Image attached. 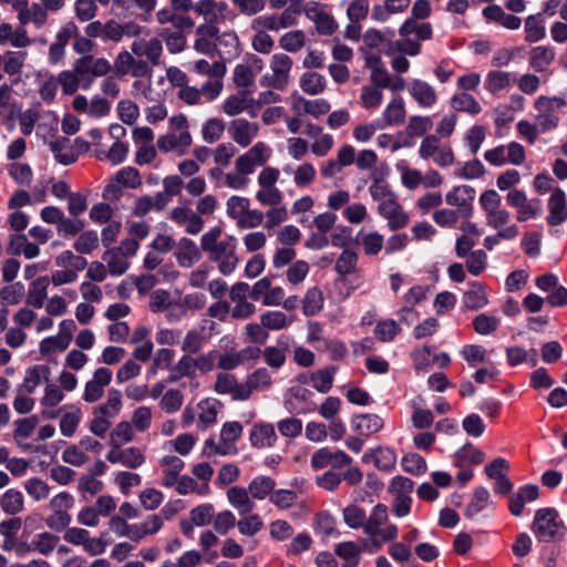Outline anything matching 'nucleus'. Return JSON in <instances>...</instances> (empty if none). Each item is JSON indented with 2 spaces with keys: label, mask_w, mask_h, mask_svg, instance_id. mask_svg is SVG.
Returning a JSON list of instances; mask_svg holds the SVG:
<instances>
[{
  "label": "nucleus",
  "mask_w": 567,
  "mask_h": 567,
  "mask_svg": "<svg viewBox=\"0 0 567 567\" xmlns=\"http://www.w3.org/2000/svg\"><path fill=\"white\" fill-rule=\"evenodd\" d=\"M302 313L306 317H313L318 315L324 305L323 292L319 287H311L307 290L305 297L301 300Z\"/></svg>",
  "instance_id": "5fc2aeb1"
},
{
  "label": "nucleus",
  "mask_w": 567,
  "mask_h": 567,
  "mask_svg": "<svg viewBox=\"0 0 567 567\" xmlns=\"http://www.w3.org/2000/svg\"><path fill=\"white\" fill-rule=\"evenodd\" d=\"M412 0H384L383 4H375L372 9V19L385 22L392 14L403 13Z\"/></svg>",
  "instance_id": "a19ab883"
},
{
  "label": "nucleus",
  "mask_w": 567,
  "mask_h": 567,
  "mask_svg": "<svg viewBox=\"0 0 567 567\" xmlns=\"http://www.w3.org/2000/svg\"><path fill=\"white\" fill-rule=\"evenodd\" d=\"M567 102L561 96L539 95L534 101L535 123L540 134L554 131L560 123V117L556 114L558 110L566 106Z\"/></svg>",
  "instance_id": "39448f33"
},
{
  "label": "nucleus",
  "mask_w": 567,
  "mask_h": 567,
  "mask_svg": "<svg viewBox=\"0 0 567 567\" xmlns=\"http://www.w3.org/2000/svg\"><path fill=\"white\" fill-rule=\"evenodd\" d=\"M450 103L454 112L466 113L471 116H475L482 112L480 102L467 92L455 93L451 97Z\"/></svg>",
  "instance_id": "09e8293b"
},
{
  "label": "nucleus",
  "mask_w": 567,
  "mask_h": 567,
  "mask_svg": "<svg viewBox=\"0 0 567 567\" xmlns=\"http://www.w3.org/2000/svg\"><path fill=\"white\" fill-rule=\"evenodd\" d=\"M49 285L50 278L48 276H41L34 279L29 285V289L25 296V305L34 309L42 308L48 297Z\"/></svg>",
  "instance_id": "f704fd0d"
},
{
  "label": "nucleus",
  "mask_w": 567,
  "mask_h": 567,
  "mask_svg": "<svg viewBox=\"0 0 567 567\" xmlns=\"http://www.w3.org/2000/svg\"><path fill=\"white\" fill-rule=\"evenodd\" d=\"M352 425L360 435L371 436L383 429L384 422L378 414L367 413L357 415Z\"/></svg>",
  "instance_id": "c03bdc74"
},
{
  "label": "nucleus",
  "mask_w": 567,
  "mask_h": 567,
  "mask_svg": "<svg viewBox=\"0 0 567 567\" xmlns=\"http://www.w3.org/2000/svg\"><path fill=\"white\" fill-rule=\"evenodd\" d=\"M539 496L537 485L526 484L520 486L509 498L508 509L512 515L520 516L526 503L534 502Z\"/></svg>",
  "instance_id": "2f4dec72"
},
{
  "label": "nucleus",
  "mask_w": 567,
  "mask_h": 567,
  "mask_svg": "<svg viewBox=\"0 0 567 567\" xmlns=\"http://www.w3.org/2000/svg\"><path fill=\"white\" fill-rule=\"evenodd\" d=\"M280 176L278 168L266 166L259 173L257 182L259 189L256 192L255 198L262 206H278L282 203L284 194L276 186Z\"/></svg>",
  "instance_id": "423d86ee"
},
{
  "label": "nucleus",
  "mask_w": 567,
  "mask_h": 567,
  "mask_svg": "<svg viewBox=\"0 0 567 567\" xmlns=\"http://www.w3.org/2000/svg\"><path fill=\"white\" fill-rule=\"evenodd\" d=\"M306 17L316 25L318 33L331 35L338 28V23L327 10V7L319 2H310L306 10Z\"/></svg>",
  "instance_id": "6ab92c4d"
},
{
  "label": "nucleus",
  "mask_w": 567,
  "mask_h": 567,
  "mask_svg": "<svg viewBox=\"0 0 567 567\" xmlns=\"http://www.w3.org/2000/svg\"><path fill=\"white\" fill-rule=\"evenodd\" d=\"M250 286L247 282L239 281L231 286L229 299L234 303L231 307V318L235 320H246L256 312V306L248 301Z\"/></svg>",
  "instance_id": "4468645a"
},
{
  "label": "nucleus",
  "mask_w": 567,
  "mask_h": 567,
  "mask_svg": "<svg viewBox=\"0 0 567 567\" xmlns=\"http://www.w3.org/2000/svg\"><path fill=\"white\" fill-rule=\"evenodd\" d=\"M112 66L105 58H94L93 55H84L75 62V72L80 74L86 84L84 89L89 87L93 82V78L105 76Z\"/></svg>",
  "instance_id": "dca6fc26"
},
{
  "label": "nucleus",
  "mask_w": 567,
  "mask_h": 567,
  "mask_svg": "<svg viewBox=\"0 0 567 567\" xmlns=\"http://www.w3.org/2000/svg\"><path fill=\"white\" fill-rule=\"evenodd\" d=\"M388 506L382 503L377 504L369 517L367 516L363 533L371 538L377 549H380L383 543L393 542L398 538V526L388 524Z\"/></svg>",
  "instance_id": "20e7f679"
},
{
  "label": "nucleus",
  "mask_w": 567,
  "mask_h": 567,
  "mask_svg": "<svg viewBox=\"0 0 567 567\" xmlns=\"http://www.w3.org/2000/svg\"><path fill=\"white\" fill-rule=\"evenodd\" d=\"M106 460L112 464H122L130 468H137L144 462L145 457L138 447L120 449L118 444L113 445L106 455Z\"/></svg>",
  "instance_id": "a878e982"
},
{
  "label": "nucleus",
  "mask_w": 567,
  "mask_h": 567,
  "mask_svg": "<svg viewBox=\"0 0 567 567\" xmlns=\"http://www.w3.org/2000/svg\"><path fill=\"white\" fill-rule=\"evenodd\" d=\"M358 243L362 246L363 252L368 257L377 256L384 247V238L378 231L362 233L357 236Z\"/></svg>",
  "instance_id": "4d7b16f0"
},
{
  "label": "nucleus",
  "mask_w": 567,
  "mask_h": 567,
  "mask_svg": "<svg viewBox=\"0 0 567 567\" xmlns=\"http://www.w3.org/2000/svg\"><path fill=\"white\" fill-rule=\"evenodd\" d=\"M192 143L193 138L188 131L171 132L158 137L157 147L164 153L175 152L178 155H185Z\"/></svg>",
  "instance_id": "4be33fe9"
},
{
  "label": "nucleus",
  "mask_w": 567,
  "mask_h": 567,
  "mask_svg": "<svg viewBox=\"0 0 567 567\" xmlns=\"http://www.w3.org/2000/svg\"><path fill=\"white\" fill-rule=\"evenodd\" d=\"M168 27L162 28L158 33L162 43L165 42L169 53L177 54L185 50L187 44V34L194 27H179L177 23H168Z\"/></svg>",
  "instance_id": "a211bd4d"
},
{
  "label": "nucleus",
  "mask_w": 567,
  "mask_h": 567,
  "mask_svg": "<svg viewBox=\"0 0 567 567\" xmlns=\"http://www.w3.org/2000/svg\"><path fill=\"white\" fill-rule=\"evenodd\" d=\"M402 331L399 323L393 319H384L377 322L374 337L381 342H392Z\"/></svg>",
  "instance_id": "69168bd1"
},
{
  "label": "nucleus",
  "mask_w": 567,
  "mask_h": 567,
  "mask_svg": "<svg viewBox=\"0 0 567 567\" xmlns=\"http://www.w3.org/2000/svg\"><path fill=\"white\" fill-rule=\"evenodd\" d=\"M337 371L338 368L336 365H328L323 369L311 372L308 379L318 392L328 393L333 385V379Z\"/></svg>",
  "instance_id": "3c124183"
},
{
  "label": "nucleus",
  "mask_w": 567,
  "mask_h": 567,
  "mask_svg": "<svg viewBox=\"0 0 567 567\" xmlns=\"http://www.w3.org/2000/svg\"><path fill=\"white\" fill-rule=\"evenodd\" d=\"M199 415L197 429L206 431L217 421V401L205 399L198 403Z\"/></svg>",
  "instance_id": "13d9d810"
},
{
  "label": "nucleus",
  "mask_w": 567,
  "mask_h": 567,
  "mask_svg": "<svg viewBox=\"0 0 567 567\" xmlns=\"http://www.w3.org/2000/svg\"><path fill=\"white\" fill-rule=\"evenodd\" d=\"M176 259L182 267L189 268L200 259V250L189 238L183 237L177 246Z\"/></svg>",
  "instance_id": "a18cd8bd"
},
{
  "label": "nucleus",
  "mask_w": 567,
  "mask_h": 567,
  "mask_svg": "<svg viewBox=\"0 0 567 567\" xmlns=\"http://www.w3.org/2000/svg\"><path fill=\"white\" fill-rule=\"evenodd\" d=\"M530 529L539 543H560L567 532L558 512L551 507L536 511Z\"/></svg>",
  "instance_id": "7ed1b4c3"
},
{
  "label": "nucleus",
  "mask_w": 567,
  "mask_h": 567,
  "mask_svg": "<svg viewBox=\"0 0 567 567\" xmlns=\"http://www.w3.org/2000/svg\"><path fill=\"white\" fill-rule=\"evenodd\" d=\"M383 101V92L378 86L365 84L360 90L359 102L367 111L378 110Z\"/></svg>",
  "instance_id": "052dcab7"
},
{
  "label": "nucleus",
  "mask_w": 567,
  "mask_h": 567,
  "mask_svg": "<svg viewBox=\"0 0 567 567\" xmlns=\"http://www.w3.org/2000/svg\"><path fill=\"white\" fill-rule=\"evenodd\" d=\"M271 148L267 144L257 142L246 153L237 157L235 169L248 177L257 167L265 166L271 157Z\"/></svg>",
  "instance_id": "f8f14e48"
},
{
  "label": "nucleus",
  "mask_w": 567,
  "mask_h": 567,
  "mask_svg": "<svg viewBox=\"0 0 567 567\" xmlns=\"http://www.w3.org/2000/svg\"><path fill=\"white\" fill-rule=\"evenodd\" d=\"M491 504L489 492L485 487L478 486L474 489L473 496L466 506L465 516L467 518H474Z\"/></svg>",
  "instance_id": "6e6d98bb"
},
{
  "label": "nucleus",
  "mask_w": 567,
  "mask_h": 567,
  "mask_svg": "<svg viewBox=\"0 0 567 567\" xmlns=\"http://www.w3.org/2000/svg\"><path fill=\"white\" fill-rule=\"evenodd\" d=\"M556 56L555 49L549 45H539L530 50L529 65L536 72H545L554 62Z\"/></svg>",
  "instance_id": "37998d69"
},
{
  "label": "nucleus",
  "mask_w": 567,
  "mask_h": 567,
  "mask_svg": "<svg viewBox=\"0 0 567 567\" xmlns=\"http://www.w3.org/2000/svg\"><path fill=\"white\" fill-rule=\"evenodd\" d=\"M275 487L276 481L274 478L260 475L251 480L248 491L252 498L261 501L268 496L270 497Z\"/></svg>",
  "instance_id": "680f3d73"
},
{
  "label": "nucleus",
  "mask_w": 567,
  "mask_h": 567,
  "mask_svg": "<svg viewBox=\"0 0 567 567\" xmlns=\"http://www.w3.org/2000/svg\"><path fill=\"white\" fill-rule=\"evenodd\" d=\"M432 14L429 0H416L411 10V16L400 25V39L389 41L386 54L394 51L416 56L422 51V42L433 39V27L425 20Z\"/></svg>",
  "instance_id": "f257e3e1"
},
{
  "label": "nucleus",
  "mask_w": 567,
  "mask_h": 567,
  "mask_svg": "<svg viewBox=\"0 0 567 567\" xmlns=\"http://www.w3.org/2000/svg\"><path fill=\"white\" fill-rule=\"evenodd\" d=\"M291 68L292 60L289 55L285 53L274 54L270 61L271 74L262 76L261 85L284 91L289 83Z\"/></svg>",
  "instance_id": "1a4fd4ad"
},
{
  "label": "nucleus",
  "mask_w": 567,
  "mask_h": 567,
  "mask_svg": "<svg viewBox=\"0 0 567 567\" xmlns=\"http://www.w3.org/2000/svg\"><path fill=\"white\" fill-rule=\"evenodd\" d=\"M12 9L17 12V19L20 24L28 25L32 23L37 29H41L48 21V12L41 3H29V0H14Z\"/></svg>",
  "instance_id": "2eb2a0df"
},
{
  "label": "nucleus",
  "mask_w": 567,
  "mask_h": 567,
  "mask_svg": "<svg viewBox=\"0 0 567 567\" xmlns=\"http://www.w3.org/2000/svg\"><path fill=\"white\" fill-rule=\"evenodd\" d=\"M25 58L27 53L22 51H7L4 53L3 72L10 78L16 76V79L12 80L13 83H17L20 80Z\"/></svg>",
  "instance_id": "bf43d9fd"
},
{
  "label": "nucleus",
  "mask_w": 567,
  "mask_h": 567,
  "mask_svg": "<svg viewBox=\"0 0 567 567\" xmlns=\"http://www.w3.org/2000/svg\"><path fill=\"white\" fill-rule=\"evenodd\" d=\"M485 454L471 443L460 447L453 455V464L458 468L471 465H480L484 462Z\"/></svg>",
  "instance_id": "58836bf2"
},
{
  "label": "nucleus",
  "mask_w": 567,
  "mask_h": 567,
  "mask_svg": "<svg viewBox=\"0 0 567 567\" xmlns=\"http://www.w3.org/2000/svg\"><path fill=\"white\" fill-rule=\"evenodd\" d=\"M131 51L135 56L145 58V61L157 66L161 64V58L163 54L162 40L159 37L136 39L131 44Z\"/></svg>",
  "instance_id": "aec40b11"
},
{
  "label": "nucleus",
  "mask_w": 567,
  "mask_h": 567,
  "mask_svg": "<svg viewBox=\"0 0 567 567\" xmlns=\"http://www.w3.org/2000/svg\"><path fill=\"white\" fill-rule=\"evenodd\" d=\"M194 9L192 0H171L169 6L156 12V21L164 25L177 23L179 27H194V20L187 14Z\"/></svg>",
  "instance_id": "9d476101"
},
{
  "label": "nucleus",
  "mask_w": 567,
  "mask_h": 567,
  "mask_svg": "<svg viewBox=\"0 0 567 567\" xmlns=\"http://www.w3.org/2000/svg\"><path fill=\"white\" fill-rule=\"evenodd\" d=\"M427 292V286L416 285L410 288L403 296L404 306L398 311L400 320H405V313H416L414 307L426 299Z\"/></svg>",
  "instance_id": "8fccbe9b"
},
{
  "label": "nucleus",
  "mask_w": 567,
  "mask_h": 567,
  "mask_svg": "<svg viewBox=\"0 0 567 567\" xmlns=\"http://www.w3.org/2000/svg\"><path fill=\"white\" fill-rule=\"evenodd\" d=\"M476 192L470 185L454 186L445 195V202L447 205L456 208L462 214V219H467L473 215L474 207L473 203L475 199Z\"/></svg>",
  "instance_id": "f3484780"
},
{
  "label": "nucleus",
  "mask_w": 567,
  "mask_h": 567,
  "mask_svg": "<svg viewBox=\"0 0 567 567\" xmlns=\"http://www.w3.org/2000/svg\"><path fill=\"white\" fill-rule=\"evenodd\" d=\"M408 91L421 107H431L437 101L435 89L423 80H412L408 85Z\"/></svg>",
  "instance_id": "c756f323"
},
{
  "label": "nucleus",
  "mask_w": 567,
  "mask_h": 567,
  "mask_svg": "<svg viewBox=\"0 0 567 567\" xmlns=\"http://www.w3.org/2000/svg\"><path fill=\"white\" fill-rule=\"evenodd\" d=\"M128 154V144L124 142H114L107 150H96V158L99 161H107L113 165L123 163Z\"/></svg>",
  "instance_id": "e2e57ef3"
},
{
  "label": "nucleus",
  "mask_w": 567,
  "mask_h": 567,
  "mask_svg": "<svg viewBox=\"0 0 567 567\" xmlns=\"http://www.w3.org/2000/svg\"><path fill=\"white\" fill-rule=\"evenodd\" d=\"M507 204L516 209L517 221H527L536 218L542 213V202L539 198H527L524 190L514 188L506 196Z\"/></svg>",
  "instance_id": "9b49d317"
},
{
  "label": "nucleus",
  "mask_w": 567,
  "mask_h": 567,
  "mask_svg": "<svg viewBox=\"0 0 567 567\" xmlns=\"http://www.w3.org/2000/svg\"><path fill=\"white\" fill-rule=\"evenodd\" d=\"M513 84V73L501 71V70H492L489 71L484 81V86L487 92L493 95L498 94L503 90H507Z\"/></svg>",
  "instance_id": "de8ad7c7"
},
{
  "label": "nucleus",
  "mask_w": 567,
  "mask_h": 567,
  "mask_svg": "<svg viewBox=\"0 0 567 567\" xmlns=\"http://www.w3.org/2000/svg\"><path fill=\"white\" fill-rule=\"evenodd\" d=\"M185 463L175 455H167L162 458L161 467L163 472L161 484L165 487H173L179 478V473L184 470Z\"/></svg>",
  "instance_id": "e433bc0d"
},
{
  "label": "nucleus",
  "mask_w": 567,
  "mask_h": 567,
  "mask_svg": "<svg viewBox=\"0 0 567 567\" xmlns=\"http://www.w3.org/2000/svg\"><path fill=\"white\" fill-rule=\"evenodd\" d=\"M405 116L406 110L403 99L401 96H394L382 113L384 124L379 125V128L401 125L404 123Z\"/></svg>",
  "instance_id": "4c0bfd02"
},
{
  "label": "nucleus",
  "mask_w": 567,
  "mask_h": 567,
  "mask_svg": "<svg viewBox=\"0 0 567 567\" xmlns=\"http://www.w3.org/2000/svg\"><path fill=\"white\" fill-rule=\"evenodd\" d=\"M461 357L471 368L477 367L480 363H487V350L481 344H465L460 351Z\"/></svg>",
  "instance_id": "338daca9"
},
{
  "label": "nucleus",
  "mask_w": 567,
  "mask_h": 567,
  "mask_svg": "<svg viewBox=\"0 0 567 567\" xmlns=\"http://www.w3.org/2000/svg\"><path fill=\"white\" fill-rule=\"evenodd\" d=\"M353 458L341 450H334L328 446L320 447L311 455L310 464L315 471L331 466L333 470H342L350 466Z\"/></svg>",
  "instance_id": "ddd939ff"
},
{
  "label": "nucleus",
  "mask_w": 567,
  "mask_h": 567,
  "mask_svg": "<svg viewBox=\"0 0 567 567\" xmlns=\"http://www.w3.org/2000/svg\"><path fill=\"white\" fill-rule=\"evenodd\" d=\"M50 369L44 364H37L27 370L20 391L31 394L41 384L42 380L48 381Z\"/></svg>",
  "instance_id": "603ef678"
},
{
  "label": "nucleus",
  "mask_w": 567,
  "mask_h": 567,
  "mask_svg": "<svg viewBox=\"0 0 567 567\" xmlns=\"http://www.w3.org/2000/svg\"><path fill=\"white\" fill-rule=\"evenodd\" d=\"M363 463H372L379 471L391 472L396 464L395 452L388 446H378L368 450L362 456Z\"/></svg>",
  "instance_id": "393cba45"
},
{
  "label": "nucleus",
  "mask_w": 567,
  "mask_h": 567,
  "mask_svg": "<svg viewBox=\"0 0 567 567\" xmlns=\"http://www.w3.org/2000/svg\"><path fill=\"white\" fill-rule=\"evenodd\" d=\"M488 22H495L508 30H517L522 25V19L517 16L506 13L498 4H489L482 11Z\"/></svg>",
  "instance_id": "7c9ffc66"
},
{
  "label": "nucleus",
  "mask_w": 567,
  "mask_h": 567,
  "mask_svg": "<svg viewBox=\"0 0 567 567\" xmlns=\"http://www.w3.org/2000/svg\"><path fill=\"white\" fill-rule=\"evenodd\" d=\"M218 28L212 23H204L196 29V40L194 48L197 52L206 55L214 56V49H216V40L218 35Z\"/></svg>",
  "instance_id": "cd10ccee"
},
{
  "label": "nucleus",
  "mask_w": 567,
  "mask_h": 567,
  "mask_svg": "<svg viewBox=\"0 0 567 567\" xmlns=\"http://www.w3.org/2000/svg\"><path fill=\"white\" fill-rule=\"evenodd\" d=\"M163 524V519L159 515H148L144 522L138 524H132L131 540L138 543L144 537L156 534L162 529Z\"/></svg>",
  "instance_id": "ea45409f"
},
{
  "label": "nucleus",
  "mask_w": 567,
  "mask_h": 567,
  "mask_svg": "<svg viewBox=\"0 0 567 567\" xmlns=\"http://www.w3.org/2000/svg\"><path fill=\"white\" fill-rule=\"evenodd\" d=\"M214 55H218L225 63L239 54V39L234 31L219 32L216 40Z\"/></svg>",
  "instance_id": "c85d7f7f"
},
{
  "label": "nucleus",
  "mask_w": 567,
  "mask_h": 567,
  "mask_svg": "<svg viewBox=\"0 0 567 567\" xmlns=\"http://www.w3.org/2000/svg\"><path fill=\"white\" fill-rule=\"evenodd\" d=\"M49 146L59 163L70 165L78 161V152L70 145L68 137H58L50 142Z\"/></svg>",
  "instance_id": "49530a36"
},
{
  "label": "nucleus",
  "mask_w": 567,
  "mask_h": 567,
  "mask_svg": "<svg viewBox=\"0 0 567 567\" xmlns=\"http://www.w3.org/2000/svg\"><path fill=\"white\" fill-rule=\"evenodd\" d=\"M413 488L414 482L406 476L396 475L391 480L389 492L394 497L392 509L398 517H404L410 514Z\"/></svg>",
  "instance_id": "6e6552de"
},
{
  "label": "nucleus",
  "mask_w": 567,
  "mask_h": 567,
  "mask_svg": "<svg viewBox=\"0 0 567 567\" xmlns=\"http://www.w3.org/2000/svg\"><path fill=\"white\" fill-rule=\"evenodd\" d=\"M470 289L463 293V306L468 310H478L488 305L487 286L481 281L468 284Z\"/></svg>",
  "instance_id": "72a5a7b5"
},
{
  "label": "nucleus",
  "mask_w": 567,
  "mask_h": 567,
  "mask_svg": "<svg viewBox=\"0 0 567 567\" xmlns=\"http://www.w3.org/2000/svg\"><path fill=\"white\" fill-rule=\"evenodd\" d=\"M278 435L275 426L267 422H256L249 431V443L258 450L271 449L277 444Z\"/></svg>",
  "instance_id": "5701e85b"
},
{
  "label": "nucleus",
  "mask_w": 567,
  "mask_h": 567,
  "mask_svg": "<svg viewBox=\"0 0 567 567\" xmlns=\"http://www.w3.org/2000/svg\"><path fill=\"white\" fill-rule=\"evenodd\" d=\"M525 41L535 43L546 37V28L543 19V13L530 14L525 20L524 25Z\"/></svg>",
  "instance_id": "864d4df0"
},
{
  "label": "nucleus",
  "mask_w": 567,
  "mask_h": 567,
  "mask_svg": "<svg viewBox=\"0 0 567 567\" xmlns=\"http://www.w3.org/2000/svg\"><path fill=\"white\" fill-rule=\"evenodd\" d=\"M567 220V200L565 192L556 187L548 199V215L546 221L549 226H558Z\"/></svg>",
  "instance_id": "bb28decb"
},
{
  "label": "nucleus",
  "mask_w": 567,
  "mask_h": 567,
  "mask_svg": "<svg viewBox=\"0 0 567 567\" xmlns=\"http://www.w3.org/2000/svg\"><path fill=\"white\" fill-rule=\"evenodd\" d=\"M259 348H246L240 352H227L224 354L218 353L217 367L223 370H233L237 368L246 359H255L260 354Z\"/></svg>",
  "instance_id": "79ce46f5"
},
{
  "label": "nucleus",
  "mask_w": 567,
  "mask_h": 567,
  "mask_svg": "<svg viewBox=\"0 0 567 567\" xmlns=\"http://www.w3.org/2000/svg\"><path fill=\"white\" fill-rule=\"evenodd\" d=\"M250 496L248 488L241 486H233L227 491V499L238 511L239 515L250 514L256 507Z\"/></svg>",
  "instance_id": "c9c22d12"
},
{
  "label": "nucleus",
  "mask_w": 567,
  "mask_h": 567,
  "mask_svg": "<svg viewBox=\"0 0 567 567\" xmlns=\"http://www.w3.org/2000/svg\"><path fill=\"white\" fill-rule=\"evenodd\" d=\"M221 228L213 227L200 238V247L207 254L208 259L217 265L220 274L228 276L235 271L239 258L237 256V239L234 236H225L220 239Z\"/></svg>",
  "instance_id": "f03ea898"
},
{
  "label": "nucleus",
  "mask_w": 567,
  "mask_h": 567,
  "mask_svg": "<svg viewBox=\"0 0 567 567\" xmlns=\"http://www.w3.org/2000/svg\"><path fill=\"white\" fill-rule=\"evenodd\" d=\"M2 511L8 515H17L23 511L24 498L20 491L10 488L0 499Z\"/></svg>",
  "instance_id": "0e129e2a"
},
{
  "label": "nucleus",
  "mask_w": 567,
  "mask_h": 567,
  "mask_svg": "<svg viewBox=\"0 0 567 567\" xmlns=\"http://www.w3.org/2000/svg\"><path fill=\"white\" fill-rule=\"evenodd\" d=\"M359 256L351 249H344L336 260L334 270L338 275L344 277L357 270Z\"/></svg>",
  "instance_id": "774afa93"
},
{
  "label": "nucleus",
  "mask_w": 567,
  "mask_h": 567,
  "mask_svg": "<svg viewBox=\"0 0 567 567\" xmlns=\"http://www.w3.org/2000/svg\"><path fill=\"white\" fill-rule=\"evenodd\" d=\"M419 155L422 159L433 161L440 167L452 166L455 155L450 144H443L436 135H425L419 147Z\"/></svg>",
  "instance_id": "0eeeda50"
},
{
  "label": "nucleus",
  "mask_w": 567,
  "mask_h": 567,
  "mask_svg": "<svg viewBox=\"0 0 567 567\" xmlns=\"http://www.w3.org/2000/svg\"><path fill=\"white\" fill-rule=\"evenodd\" d=\"M240 422L231 421L223 424L218 445L215 447V454L233 455L237 453L236 442L243 434Z\"/></svg>",
  "instance_id": "412c9836"
},
{
  "label": "nucleus",
  "mask_w": 567,
  "mask_h": 567,
  "mask_svg": "<svg viewBox=\"0 0 567 567\" xmlns=\"http://www.w3.org/2000/svg\"><path fill=\"white\" fill-rule=\"evenodd\" d=\"M258 125L245 118H237L230 123L229 132L233 140L241 147L248 146L258 134Z\"/></svg>",
  "instance_id": "473e14b6"
},
{
  "label": "nucleus",
  "mask_w": 567,
  "mask_h": 567,
  "mask_svg": "<svg viewBox=\"0 0 567 567\" xmlns=\"http://www.w3.org/2000/svg\"><path fill=\"white\" fill-rule=\"evenodd\" d=\"M112 381V371L109 368H99L94 371L93 378L86 382L83 400L89 403L99 401L103 394L104 389Z\"/></svg>",
  "instance_id": "b1692460"
}]
</instances>
